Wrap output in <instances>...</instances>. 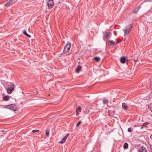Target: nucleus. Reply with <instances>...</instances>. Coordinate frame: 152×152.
<instances>
[{
    "label": "nucleus",
    "mask_w": 152,
    "mask_h": 152,
    "mask_svg": "<svg viewBox=\"0 0 152 152\" xmlns=\"http://www.w3.org/2000/svg\"><path fill=\"white\" fill-rule=\"evenodd\" d=\"M123 148L124 149H127L128 148V144L127 142H125L123 146Z\"/></svg>",
    "instance_id": "nucleus-14"
},
{
    "label": "nucleus",
    "mask_w": 152,
    "mask_h": 152,
    "mask_svg": "<svg viewBox=\"0 0 152 152\" xmlns=\"http://www.w3.org/2000/svg\"><path fill=\"white\" fill-rule=\"evenodd\" d=\"M108 102L109 101L107 100H103V103L104 104H107L108 103Z\"/></svg>",
    "instance_id": "nucleus-21"
},
{
    "label": "nucleus",
    "mask_w": 152,
    "mask_h": 152,
    "mask_svg": "<svg viewBox=\"0 0 152 152\" xmlns=\"http://www.w3.org/2000/svg\"><path fill=\"white\" fill-rule=\"evenodd\" d=\"M81 123V121H79L78 123H77V124H76V126L77 127L78 126H79V125Z\"/></svg>",
    "instance_id": "nucleus-25"
},
{
    "label": "nucleus",
    "mask_w": 152,
    "mask_h": 152,
    "mask_svg": "<svg viewBox=\"0 0 152 152\" xmlns=\"http://www.w3.org/2000/svg\"><path fill=\"white\" fill-rule=\"evenodd\" d=\"M151 148L152 150V151H151V152H152V145L151 146Z\"/></svg>",
    "instance_id": "nucleus-33"
},
{
    "label": "nucleus",
    "mask_w": 152,
    "mask_h": 152,
    "mask_svg": "<svg viewBox=\"0 0 152 152\" xmlns=\"http://www.w3.org/2000/svg\"><path fill=\"white\" fill-rule=\"evenodd\" d=\"M76 110L79 112H80L81 110V107H79Z\"/></svg>",
    "instance_id": "nucleus-23"
},
{
    "label": "nucleus",
    "mask_w": 152,
    "mask_h": 152,
    "mask_svg": "<svg viewBox=\"0 0 152 152\" xmlns=\"http://www.w3.org/2000/svg\"><path fill=\"white\" fill-rule=\"evenodd\" d=\"M113 34L115 35V36H116L117 35V32L116 31H114Z\"/></svg>",
    "instance_id": "nucleus-28"
},
{
    "label": "nucleus",
    "mask_w": 152,
    "mask_h": 152,
    "mask_svg": "<svg viewBox=\"0 0 152 152\" xmlns=\"http://www.w3.org/2000/svg\"><path fill=\"white\" fill-rule=\"evenodd\" d=\"M122 107L124 110H127L128 109V107L125 103H123L122 104Z\"/></svg>",
    "instance_id": "nucleus-9"
},
{
    "label": "nucleus",
    "mask_w": 152,
    "mask_h": 152,
    "mask_svg": "<svg viewBox=\"0 0 152 152\" xmlns=\"http://www.w3.org/2000/svg\"><path fill=\"white\" fill-rule=\"evenodd\" d=\"M10 3H11L10 2V1H8V2H7L5 3L4 6H8L9 5V4H10Z\"/></svg>",
    "instance_id": "nucleus-26"
},
{
    "label": "nucleus",
    "mask_w": 152,
    "mask_h": 152,
    "mask_svg": "<svg viewBox=\"0 0 152 152\" xmlns=\"http://www.w3.org/2000/svg\"><path fill=\"white\" fill-rule=\"evenodd\" d=\"M4 108L9 109L13 111H17L18 110V109L17 107L15 104H12L7 105L6 106L4 107Z\"/></svg>",
    "instance_id": "nucleus-2"
},
{
    "label": "nucleus",
    "mask_w": 152,
    "mask_h": 152,
    "mask_svg": "<svg viewBox=\"0 0 152 152\" xmlns=\"http://www.w3.org/2000/svg\"><path fill=\"white\" fill-rule=\"evenodd\" d=\"M119 42H117L116 44L115 45H116L117 44H118V43H119Z\"/></svg>",
    "instance_id": "nucleus-35"
},
{
    "label": "nucleus",
    "mask_w": 152,
    "mask_h": 152,
    "mask_svg": "<svg viewBox=\"0 0 152 152\" xmlns=\"http://www.w3.org/2000/svg\"><path fill=\"white\" fill-rule=\"evenodd\" d=\"M79 114V113L78 112L77 110H76V115H78Z\"/></svg>",
    "instance_id": "nucleus-29"
},
{
    "label": "nucleus",
    "mask_w": 152,
    "mask_h": 152,
    "mask_svg": "<svg viewBox=\"0 0 152 152\" xmlns=\"http://www.w3.org/2000/svg\"><path fill=\"white\" fill-rule=\"evenodd\" d=\"M103 38L104 40L106 41L107 40L111 37V33L108 32H104Z\"/></svg>",
    "instance_id": "nucleus-4"
},
{
    "label": "nucleus",
    "mask_w": 152,
    "mask_h": 152,
    "mask_svg": "<svg viewBox=\"0 0 152 152\" xmlns=\"http://www.w3.org/2000/svg\"><path fill=\"white\" fill-rule=\"evenodd\" d=\"M150 138L152 140V134L151 135Z\"/></svg>",
    "instance_id": "nucleus-32"
},
{
    "label": "nucleus",
    "mask_w": 152,
    "mask_h": 152,
    "mask_svg": "<svg viewBox=\"0 0 152 152\" xmlns=\"http://www.w3.org/2000/svg\"><path fill=\"white\" fill-rule=\"evenodd\" d=\"M144 127V126L142 125L141 126V129H142Z\"/></svg>",
    "instance_id": "nucleus-31"
},
{
    "label": "nucleus",
    "mask_w": 152,
    "mask_h": 152,
    "mask_svg": "<svg viewBox=\"0 0 152 152\" xmlns=\"http://www.w3.org/2000/svg\"><path fill=\"white\" fill-rule=\"evenodd\" d=\"M108 44L109 45L112 46L115 45V42L113 40H109L108 41Z\"/></svg>",
    "instance_id": "nucleus-11"
},
{
    "label": "nucleus",
    "mask_w": 152,
    "mask_h": 152,
    "mask_svg": "<svg viewBox=\"0 0 152 152\" xmlns=\"http://www.w3.org/2000/svg\"><path fill=\"white\" fill-rule=\"evenodd\" d=\"M151 105H152V106H151L150 107H151V110H152V103H150V106H151Z\"/></svg>",
    "instance_id": "nucleus-30"
},
{
    "label": "nucleus",
    "mask_w": 152,
    "mask_h": 152,
    "mask_svg": "<svg viewBox=\"0 0 152 152\" xmlns=\"http://www.w3.org/2000/svg\"><path fill=\"white\" fill-rule=\"evenodd\" d=\"M133 25L132 24H130L127 26L125 29H123L124 32V37H125L126 35L130 33L132 28Z\"/></svg>",
    "instance_id": "nucleus-1"
},
{
    "label": "nucleus",
    "mask_w": 152,
    "mask_h": 152,
    "mask_svg": "<svg viewBox=\"0 0 152 152\" xmlns=\"http://www.w3.org/2000/svg\"><path fill=\"white\" fill-rule=\"evenodd\" d=\"M39 131L38 130L35 129L33 130L32 131V132L33 133H35L36 132H39Z\"/></svg>",
    "instance_id": "nucleus-22"
},
{
    "label": "nucleus",
    "mask_w": 152,
    "mask_h": 152,
    "mask_svg": "<svg viewBox=\"0 0 152 152\" xmlns=\"http://www.w3.org/2000/svg\"><path fill=\"white\" fill-rule=\"evenodd\" d=\"M47 5L50 8H52L54 5V3L53 0H49L47 2Z\"/></svg>",
    "instance_id": "nucleus-6"
},
{
    "label": "nucleus",
    "mask_w": 152,
    "mask_h": 152,
    "mask_svg": "<svg viewBox=\"0 0 152 152\" xmlns=\"http://www.w3.org/2000/svg\"><path fill=\"white\" fill-rule=\"evenodd\" d=\"M140 6H139V7H135L133 10V12L134 13H136L139 10L140 8Z\"/></svg>",
    "instance_id": "nucleus-10"
},
{
    "label": "nucleus",
    "mask_w": 152,
    "mask_h": 152,
    "mask_svg": "<svg viewBox=\"0 0 152 152\" xmlns=\"http://www.w3.org/2000/svg\"><path fill=\"white\" fill-rule=\"evenodd\" d=\"M140 152H146V150L144 148L141 147L140 149Z\"/></svg>",
    "instance_id": "nucleus-18"
},
{
    "label": "nucleus",
    "mask_w": 152,
    "mask_h": 152,
    "mask_svg": "<svg viewBox=\"0 0 152 152\" xmlns=\"http://www.w3.org/2000/svg\"><path fill=\"white\" fill-rule=\"evenodd\" d=\"M128 132H130L132 131V129L131 127L128 128Z\"/></svg>",
    "instance_id": "nucleus-24"
},
{
    "label": "nucleus",
    "mask_w": 152,
    "mask_h": 152,
    "mask_svg": "<svg viewBox=\"0 0 152 152\" xmlns=\"http://www.w3.org/2000/svg\"><path fill=\"white\" fill-rule=\"evenodd\" d=\"M14 88H7V92L9 94H11L14 90Z\"/></svg>",
    "instance_id": "nucleus-8"
},
{
    "label": "nucleus",
    "mask_w": 152,
    "mask_h": 152,
    "mask_svg": "<svg viewBox=\"0 0 152 152\" xmlns=\"http://www.w3.org/2000/svg\"><path fill=\"white\" fill-rule=\"evenodd\" d=\"M9 96H4L3 99L4 101H8L9 100Z\"/></svg>",
    "instance_id": "nucleus-16"
},
{
    "label": "nucleus",
    "mask_w": 152,
    "mask_h": 152,
    "mask_svg": "<svg viewBox=\"0 0 152 152\" xmlns=\"http://www.w3.org/2000/svg\"><path fill=\"white\" fill-rule=\"evenodd\" d=\"M15 87V85L12 83H10L8 84V88H14Z\"/></svg>",
    "instance_id": "nucleus-13"
},
{
    "label": "nucleus",
    "mask_w": 152,
    "mask_h": 152,
    "mask_svg": "<svg viewBox=\"0 0 152 152\" xmlns=\"http://www.w3.org/2000/svg\"><path fill=\"white\" fill-rule=\"evenodd\" d=\"M144 1L145 2H151V1H152V0H144Z\"/></svg>",
    "instance_id": "nucleus-27"
},
{
    "label": "nucleus",
    "mask_w": 152,
    "mask_h": 152,
    "mask_svg": "<svg viewBox=\"0 0 152 152\" xmlns=\"http://www.w3.org/2000/svg\"><path fill=\"white\" fill-rule=\"evenodd\" d=\"M81 68V66L78 65L77 66V68L76 69L75 72H76L78 73Z\"/></svg>",
    "instance_id": "nucleus-12"
},
{
    "label": "nucleus",
    "mask_w": 152,
    "mask_h": 152,
    "mask_svg": "<svg viewBox=\"0 0 152 152\" xmlns=\"http://www.w3.org/2000/svg\"><path fill=\"white\" fill-rule=\"evenodd\" d=\"M149 124V123L148 122H146L144 123L142 125L144 126V127H147V125H148Z\"/></svg>",
    "instance_id": "nucleus-20"
},
{
    "label": "nucleus",
    "mask_w": 152,
    "mask_h": 152,
    "mask_svg": "<svg viewBox=\"0 0 152 152\" xmlns=\"http://www.w3.org/2000/svg\"><path fill=\"white\" fill-rule=\"evenodd\" d=\"M120 61L122 64H124L126 62L127 64H128V60L127 57L126 56L122 57L120 59Z\"/></svg>",
    "instance_id": "nucleus-5"
},
{
    "label": "nucleus",
    "mask_w": 152,
    "mask_h": 152,
    "mask_svg": "<svg viewBox=\"0 0 152 152\" xmlns=\"http://www.w3.org/2000/svg\"><path fill=\"white\" fill-rule=\"evenodd\" d=\"M71 47V43L70 42H68L64 47L63 51L64 53H68L69 50Z\"/></svg>",
    "instance_id": "nucleus-3"
},
{
    "label": "nucleus",
    "mask_w": 152,
    "mask_h": 152,
    "mask_svg": "<svg viewBox=\"0 0 152 152\" xmlns=\"http://www.w3.org/2000/svg\"><path fill=\"white\" fill-rule=\"evenodd\" d=\"M94 60L97 62H99L100 61V58L99 57H96L94 58Z\"/></svg>",
    "instance_id": "nucleus-17"
},
{
    "label": "nucleus",
    "mask_w": 152,
    "mask_h": 152,
    "mask_svg": "<svg viewBox=\"0 0 152 152\" xmlns=\"http://www.w3.org/2000/svg\"><path fill=\"white\" fill-rule=\"evenodd\" d=\"M69 134V133L67 134L61 140L60 142L59 143L61 144H62L65 142L67 137L68 136Z\"/></svg>",
    "instance_id": "nucleus-7"
},
{
    "label": "nucleus",
    "mask_w": 152,
    "mask_h": 152,
    "mask_svg": "<svg viewBox=\"0 0 152 152\" xmlns=\"http://www.w3.org/2000/svg\"><path fill=\"white\" fill-rule=\"evenodd\" d=\"M1 132H4V130H2L1 131Z\"/></svg>",
    "instance_id": "nucleus-34"
},
{
    "label": "nucleus",
    "mask_w": 152,
    "mask_h": 152,
    "mask_svg": "<svg viewBox=\"0 0 152 152\" xmlns=\"http://www.w3.org/2000/svg\"><path fill=\"white\" fill-rule=\"evenodd\" d=\"M23 34L27 36L28 37L30 38L31 37V36L28 34L26 31H23Z\"/></svg>",
    "instance_id": "nucleus-15"
},
{
    "label": "nucleus",
    "mask_w": 152,
    "mask_h": 152,
    "mask_svg": "<svg viewBox=\"0 0 152 152\" xmlns=\"http://www.w3.org/2000/svg\"><path fill=\"white\" fill-rule=\"evenodd\" d=\"M50 130L49 129H47L46 130L45 132V135L47 137H48L49 135Z\"/></svg>",
    "instance_id": "nucleus-19"
}]
</instances>
